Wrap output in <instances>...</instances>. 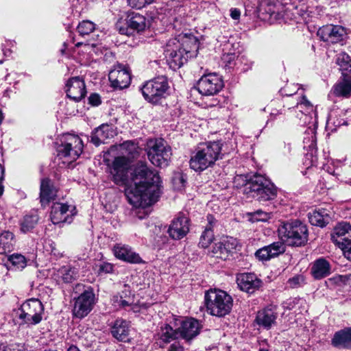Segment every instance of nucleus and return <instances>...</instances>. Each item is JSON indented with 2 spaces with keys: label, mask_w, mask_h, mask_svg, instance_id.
I'll return each instance as SVG.
<instances>
[{
  "label": "nucleus",
  "mask_w": 351,
  "mask_h": 351,
  "mask_svg": "<svg viewBox=\"0 0 351 351\" xmlns=\"http://www.w3.org/2000/svg\"><path fill=\"white\" fill-rule=\"evenodd\" d=\"M131 161L125 156L114 158L110 167L112 181L126 187L129 202L134 207L145 208L158 200L160 178L145 162L138 161L130 172Z\"/></svg>",
  "instance_id": "f257e3e1"
},
{
  "label": "nucleus",
  "mask_w": 351,
  "mask_h": 351,
  "mask_svg": "<svg viewBox=\"0 0 351 351\" xmlns=\"http://www.w3.org/2000/svg\"><path fill=\"white\" fill-rule=\"evenodd\" d=\"M281 241L264 246L258 250L256 257L261 261H267L283 254L286 250L284 243L291 246H302L308 241V229L306 225L295 220L282 223L278 229Z\"/></svg>",
  "instance_id": "f03ea898"
},
{
  "label": "nucleus",
  "mask_w": 351,
  "mask_h": 351,
  "mask_svg": "<svg viewBox=\"0 0 351 351\" xmlns=\"http://www.w3.org/2000/svg\"><path fill=\"white\" fill-rule=\"evenodd\" d=\"M199 47L196 37L182 36L180 39H170L165 49V56L170 68L173 70L180 69L185 64L189 58L195 56Z\"/></svg>",
  "instance_id": "7ed1b4c3"
},
{
  "label": "nucleus",
  "mask_w": 351,
  "mask_h": 351,
  "mask_svg": "<svg viewBox=\"0 0 351 351\" xmlns=\"http://www.w3.org/2000/svg\"><path fill=\"white\" fill-rule=\"evenodd\" d=\"M221 145L219 142H208L197 146L190 159V167L195 171H202L211 167L220 158Z\"/></svg>",
  "instance_id": "20e7f679"
},
{
  "label": "nucleus",
  "mask_w": 351,
  "mask_h": 351,
  "mask_svg": "<svg viewBox=\"0 0 351 351\" xmlns=\"http://www.w3.org/2000/svg\"><path fill=\"white\" fill-rule=\"evenodd\" d=\"M243 191L248 197L256 198L259 202L272 200L277 196V188L261 174L252 176L244 184Z\"/></svg>",
  "instance_id": "39448f33"
},
{
  "label": "nucleus",
  "mask_w": 351,
  "mask_h": 351,
  "mask_svg": "<svg viewBox=\"0 0 351 351\" xmlns=\"http://www.w3.org/2000/svg\"><path fill=\"white\" fill-rule=\"evenodd\" d=\"M204 303L206 311L213 316L223 317L232 307L233 300L227 292L221 289H209L205 293Z\"/></svg>",
  "instance_id": "423d86ee"
},
{
  "label": "nucleus",
  "mask_w": 351,
  "mask_h": 351,
  "mask_svg": "<svg viewBox=\"0 0 351 351\" xmlns=\"http://www.w3.org/2000/svg\"><path fill=\"white\" fill-rule=\"evenodd\" d=\"M56 150L58 160L66 165L75 161L83 150V142L77 136L71 134H65L60 139Z\"/></svg>",
  "instance_id": "0eeeda50"
},
{
  "label": "nucleus",
  "mask_w": 351,
  "mask_h": 351,
  "mask_svg": "<svg viewBox=\"0 0 351 351\" xmlns=\"http://www.w3.org/2000/svg\"><path fill=\"white\" fill-rule=\"evenodd\" d=\"M145 151L149 160L154 166L165 167L169 165L172 155L171 148L161 138L149 139Z\"/></svg>",
  "instance_id": "6e6552de"
},
{
  "label": "nucleus",
  "mask_w": 351,
  "mask_h": 351,
  "mask_svg": "<svg viewBox=\"0 0 351 351\" xmlns=\"http://www.w3.org/2000/svg\"><path fill=\"white\" fill-rule=\"evenodd\" d=\"M44 311V306L38 299L27 300L19 309L20 324L28 327L38 324L43 319Z\"/></svg>",
  "instance_id": "1a4fd4ad"
},
{
  "label": "nucleus",
  "mask_w": 351,
  "mask_h": 351,
  "mask_svg": "<svg viewBox=\"0 0 351 351\" xmlns=\"http://www.w3.org/2000/svg\"><path fill=\"white\" fill-rule=\"evenodd\" d=\"M168 82L164 76L147 81L141 88L144 98L151 103H157L168 89Z\"/></svg>",
  "instance_id": "9d476101"
},
{
  "label": "nucleus",
  "mask_w": 351,
  "mask_h": 351,
  "mask_svg": "<svg viewBox=\"0 0 351 351\" xmlns=\"http://www.w3.org/2000/svg\"><path fill=\"white\" fill-rule=\"evenodd\" d=\"M73 314L77 318H84L93 310L96 298L93 288L88 287L77 298L73 299Z\"/></svg>",
  "instance_id": "9b49d317"
},
{
  "label": "nucleus",
  "mask_w": 351,
  "mask_h": 351,
  "mask_svg": "<svg viewBox=\"0 0 351 351\" xmlns=\"http://www.w3.org/2000/svg\"><path fill=\"white\" fill-rule=\"evenodd\" d=\"M304 149L306 151L304 154V165L308 169L316 166L317 164V138L315 124L313 127H308L304 132L303 139Z\"/></svg>",
  "instance_id": "f8f14e48"
},
{
  "label": "nucleus",
  "mask_w": 351,
  "mask_h": 351,
  "mask_svg": "<svg viewBox=\"0 0 351 351\" xmlns=\"http://www.w3.org/2000/svg\"><path fill=\"white\" fill-rule=\"evenodd\" d=\"M223 87L221 77L215 73L204 75L198 81L197 90L204 95H214Z\"/></svg>",
  "instance_id": "ddd939ff"
},
{
  "label": "nucleus",
  "mask_w": 351,
  "mask_h": 351,
  "mask_svg": "<svg viewBox=\"0 0 351 351\" xmlns=\"http://www.w3.org/2000/svg\"><path fill=\"white\" fill-rule=\"evenodd\" d=\"M320 39L328 43H343L346 37V30L341 25H327L320 27L317 33Z\"/></svg>",
  "instance_id": "4468645a"
},
{
  "label": "nucleus",
  "mask_w": 351,
  "mask_h": 351,
  "mask_svg": "<svg viewBox=\"0 0 351 351\" xmlns=\"http://www.w3.org/2000/svg\"><path fill=\"white\" fill-rule=\"evenodd\" d=\"M189 231V220L184 214L180 213L169 226L167 232L173 240H180Z\"/></svg>",
  "instance_id": "2eb2a0df"
},
{
  "label": "nucleus",
  "mask_w": 351,
  "mask_h": 351,
  "mask_svg": "<svg viewBox=\"0 0 351 351\" xmlns=\"http://www.w3.org/2000/svg\"><path fill=\"white\" fill-rule=\"evenodd\" d=\"M108 78L112 86L118 89L127 88L131 82V75L129 69L121 64L110 71Z\"/></svg>",
  "instance_id": "dca6fc26"
},
{
  "label": "nucleus",
  "mask_w": 351,
  "mask_h": 351,
  "mask_svg": "<svg viewBox=\"0 0 351 351\" xmlns=\"http://www.w3.org/2000/svg\"><path fill=\"white\" fill-rule=\"evenodd\" d=\"M66 95L75 101L83 99L86 94V86L84 80L80 77L71 78L66 84Z\"/></svg>",
  "instance_id": "f3484780"
},
{
  "label": "nucleus",
  "mask_w": 351,
  "mask_h": 351,
  "mask_svg": "<svg viewBox=\"0 0 351 351\" xmlns=\"http://www.w3.org/2000/svg\"><path fill=\"white\" fill-rule=\"evenodd\" d=\"M201 328L202 326L198 320L194 318L185 319L177 328L178 337L186 340L192 339L199 333Z\"/></svg>",
  "instance_id": "a211bd4d"
},
{
  "label": "nucleus",
  "mask_w": 351,
  "mask_h": 351,
  "mask_svg": "<svg viewBox=\"0 0 351 351\" xmlns=\"http://www.w3.org/2000/svg\"><path fill=\"white\" fill-rule=\"evenodd\" d=\"M237 282L241 290L252 293L262 286V281L251 273L240 274L237 277Z\"/></svg>",
  "instance_id": "6ab92c4d"
},
{
  "label": "nucleus",
  "mask_w": 351,
  "mask_h": 351,
  "mask_svg": "<svg viewBox=\"0 0 351 351\" xmlns=\"http://www.w3.org/2000/svg\"><path fill=\"white\" fill-rule=\"evenodd\" d=\"M296 108L300 112L297 116L301 121V123L303 125L310 123L313 119V115H314L315 118L316 117V112L314 109L313 105L304 95H302L300 100L298 101Z\"/></svg>",
  "instance_id": "aec40b11"
},
{
  "label": "nucleus",
  "mask_w": 351,
  "mask_h": 351,
  "mask_svg": "<svg viewBox=\"0 0 351 351\" xmlns=\"http://www.w3.org/2000/svg\"><path fill=\"white\" fill-rule=\"evenodd\" d=\"M110 332L113 337L120 341H127L130 332L129 322L122 318H117L110 324Z\"/></svg>",
  "instance_id": "412c9836"
},
{
  "label": "nucleus",
  "mask_w": 351,
  "mask_h": 351,
  "mask_svg": "<svg viewBox=\"0 0 351 351\" xmlns=\"http://www.w3.org/2000/svg\"><path fill=\"white\" fill-rule=\"evenodd\" d=\"M113 253L117 258L130 263H139L141 262L140 256L127 245L116 244L113 247Z\"/></svg>",
  "instance_id": "4be33fe9"
},
{
  "label": "nucleus",
  "mask_w": 351,
  "mask_h": 351,
  "mask_svg": "<svg viewBox=\"0 0 351 351\" xmlns=\"http://www.w3.org/2000/svg\"><path fill=\"white\" fill-rule=\"evenodd\" d=\"M237 241L236 239H230L215 243L212 247L211 254L217 258L226 260L230 252L236 248Z\"/></svg>",
  "instance_id": "5701e85b"
},
{
  "label": "nucleus",
  "mask_w": 351,
  "mask_h": 351,
  "mask_svg": "<svg viewBox=\"0 0 351 351\" xmlns=\"http://www.w3.org/2000/svg\"><path fill=\"white\" fill-rule=\"evenodd\" d=\"M331 345L338 349L351 350V327H346L335 332Z\"/></svg>",
  "instance_id": "b1692460"
},
{
  "label": "nucleus",
  "mask_w": 351,
  "mask_h": 351,
  "mask_svg": "<svg viewBox=\"0 0 351 351\" xmlns=\"http://www.w3.org/2000/svg\"><path fill=\"white\" fill-rule=\"evenodd\" d=\"M115 132L112 127L108 124H102L97 128L91 134V143L95 146L105 143L106 140L112 138Z\"/></svg>",
  "instance_id": "393cba45"
},
{
  "label": "nucleus",
  "mask_w": 351,
  "mask_h": 351,
  "mask_svg": "<svg viewBox=\"0 0 351 351\" xmlns=\"http://www.w3.org/2000/svg\"><path fill=\"white\" fill-rule=\"evenodd\" d=\"M178 337L177 329L174 330L169 324H164L163 326H161L158 331L155 335L156 343L160 348L164 347L165 344Z\"/></svg>",
  "instance_id": "a878e982"
},
{
  "label": "nucleus",
  "mask_w": 351,
  "mask_h": 351,
  "mask_svg": "<svg viewBox=\"0 0 351 351\" xmlns=\"http://www.w3.org/2000/svg\"><path fill=\"white\" fill-rule=\"evenodd\" d=\"M351 239V225L347 222L339 223L331 234V240L336 245L342 244Z\"/></svg>",
  "instance_id": "bb28decb"
},
{
  "label": "nucleus",
  "mask_w": 351,
  "mask_h": 351,
  "mask_svg": "<svg viewBox=\"0 0 351 351\" xmlns=\"http://www.w3.org/2000/svg\"><path fill=\"white\" fill-rule=\"evenodd\" d=\"M69 206L66 204L55 202L51 206L50 217L53 223L58 224L67 221Z\"/></svg>",
  "instance_id": "cd10ccee"
},
{
  "label": "nucleus",
  "mask_w": 351,
  "mask_h": 351,
  "mask_svg": "<svg viewBox=\"0 0 351 351\" xmlns=\"http://www.w3.org/2000/svg\"><path fill=\"white\" fill-rule=\"evenodd\" d=\"M127 24L131 29L141 32L149 27V21L145 16L137 12H132L128 16Z\"/></svg>",
  "instance_id": "c85d7f7f"
},
{
  "label": "nucleus",
  "mask_w": 351,
  "mask_h": 351,
  "mask_svg": "<svg viewBox=\"0 0 351 351\" xmlns=\"http://www.w3.org/2000/svg\"><path fill=\"white\" fill-rule=\"evenodd\" d=\"M208 225L204 231L202 232L199 245L206 248L212 243L214 239L213 228L216 226L217 221L212 215H207Z\"/></svg>",
  "instance_id": "c756f323"
},
{
  "label": "nucleus",
  "mask_w": 351,
  "mask_h": 351,
  "mask_svg": "<svg viewBox=\"0 0 351 351\" xmlns=\"http://www.w3.org/2000/svg\"><path fill=\"white\" fill-rule=\"evenodd\" d=\"M77 273L74 268L69 266H63L58 269L53 275V278L58 284H68L76 279Z\"/></svg>",
  "instance_id": "7c9ffc66"
},
{
  "label": "nucleus",
  "mask_w": 351,
  "mask_h": 351,
  "mask_svg": "<svg viewBox=\"0 0 351 351\" xmlns=\"http://www.w3.org/2000/svg\"><path fill=\"white\" fill-rule=\"evenodd\" d=\"M330 272L329 263L322 258L316 260L311 267V274L315 279L324 278L328 276Z\"/></svg>",
  "instance_id": "2f4dec72"
},
{
  "label": "nucleus",
  "mask_w": 351,
  "mask_h": 351,
  "mask_svg": "<svg viewBox=\"0 0 351 351\" xmlns=\"http://www.w3.org/2000/svg\"><path fill=\"white\" fill-rule=\"evenodd\" d=\"M56 191L50 186V180L47 178L43 179L40 184V199L42 206H46L55 199Z\"/></svg>",
  "instance_id": "473e14b6"
},
{
  "label": "nucleus",
  "mask_w": 351,
  "mask_h": 351,
  "mask_svg": "<svg viewBox=\"0 0 351 351\" xmlns=\"http://www.w3.org/2000/svg\"><path fill=\"white\" fill-rule=\"evenodd\" d=\"M277 313L271 308H266L258 311L256 320L258 325L269 328L275 322Z\"/></svg>",
  "instance_id": "72a5a7b5"
},
{
  "label": "nucleus",
  "mask_w": 351,
  "mask_h": 351,
  "mask_svg": "<svg viewBox=\"0 0 351 351\" xmlns=\"http://www.w3.org/2000/svg\"><path fill=\"white\" fill-rule=\"evenodd\" d=\"M134 302L133 296L129 287L125 286L124 290L120 294L115 295L112 298V305L117 308L130 306Z\"/></svg>",
  "instance_id": "f704fd0d"
},
{
  "label": "nucleus",
  "mask_w": 351,
  "mask_h": 351,
  "mask_svg": "<svg viewBox=\"0 0 351 351\" xmlns=\"http://www.w3.org/2000/svg\"><path fill=\"white\" fill-rule=\"evenodd\" d=\"M330 215L324 208H320L308 214L309 222L313 226H325L329 222Z\"/></svg>",
  "instance_id": "c9c22d12"
},
{
  "label": "nucleus",
  "mask_w": 351,
  "mask_h": 351,
  "mask_svg": "<svg viewBox=\"0 0 351 351\" xmlns=\"http://www.w3.org/2000/svg\"><path fill=\"white\" fill-rule=\"evenodd\" d=\"M16 241L14 235L10 231H3L0 234V254H4L14 250Z\"/></svg>",
  "instance_id": "e433bc0d"
},
{
  "label": "nucleus",
  "mask_w": 351,
  "mask_h": 351,
  "mask_svg": "<svg viewBox=\"0 0 351 351\" xmlns=\"http://www.w3.org/2000/svg\"><path fill=\"white\" fill-rule=\"evenodd\" d=\"M39 220L38 212L32 210L29 214L26 215L21 222V230L23 233H27L32 231Z\"/></svg>",
  "instance_id": "4c0bfd02"
},
{
  "label": "nucleus",
  "mask_w": 351,
  "mask_h": 351,
  "mask_svg": "<svg viewBox=\"0 0 351 351\" xmlns=\"http://www.w3.org/2000/svg\"><path fill=\"white\" fill-rule=\"evenodd\" d=\"M351 93V80L346 79L337 84L334 87V94L337 96L348 97Z\"/></svg>",
  "instance_id": "58836bf2"
},
{
  "label": "nucleus",
  "mask_w": 351,
  "mask_h": 351,
  "mask_svg": "<svg viewBox=\"0 0 351 351\" xmlns=\"http://www.w3.org/2000/svg\"><path fill=\"white\" fill-rule=\"evenodd\" d=\"M8 260L14 269L22 270L27 266V258L21 254L14 253L8 256Z\"/></svg>",
  "instance_id": "ea45409f"
},
{
  "label": "nucleus",
  "mask_w": 351,
  "mask_h": 351,
  "mask_svg": "<svg viewBox=\"0 0 351 351\" xmlns=\"http://www.w3.org/2000/svg\"><path fill=\"white\" fill-rule=\"evenodd\" d=\"M221 59L223 63L226 64V66L231 68L234 65L237 64L236 61L243 62L245 60V56H240L239 53L235 52H228L223 53Z\"/></svg>",
  "instance_id": "a19ab883"
},
{
  "label": "nucleus",
  "mask_w": 351,
  "mask_h": 351,
  "mask_svg": "<svg viewBox=\"0 0 351 351\" xmlns=\"http://www.w3.org/2000/svg\"><path fill=\"white\" fill-rule=\"evenodd\" d=\"M336 63L339 66L340 69L345 71L351 70V59L346 53L338 54Z\"/></svg>",
  "instance_id": "79ce46f5"
},
{
  "label": "nucleus",
  "mask_w": 351,
  "mask_h": 351,
  "mask_svg": "<svg viewBox=\"0 0 351 351\" xmlns=\"http://www.w3.org/2000/svg\"><path fill=\"white\" fill-rule=\"evenodd\" d=\"M95 29V24L90 21L86 20L79 23L77 32L81 36L88 35Z\"/></svg>",
  "instance_id": "37998d69"
},
{
  "label": "nucleus",
  "mask_w": 351,
  "mask_h": 351,
  "mask_svg": "<svg viewBox=\"0 0 351 351\" xmlns=\"http://www.w3.org/2000/svg\"><path fill=\"white\" fill-rule=\"evenodd\" d=\"M349 280V276L347 275H337L328 279L326 281L328 287H342L345 285Z\"/></svg>",
  "instance_id": "c03bdc74"
},
{
  "label": "nucleus",
  "mask_w": 351,
  "mask_h": 351,
  "mask_svg": "<svg viewBox=\"0 0 351 351\" xmlns=\"http://www.w3.org/2000/svg\"><path fill=\"white\" fill-rule=\"evenodd\" d=\"M250 215V220L252 222L257 221H267L271 217V213L264 212L261 210H258L254 213H251Z\"/></svg>",
  "instance_id": "a18cd8bd"
},
{
  "label": "nucleus",
  "mask_w": 351,
  "mask_h": 351,
  "mask_svg": "<svg viewBox=\"0 0 351 351\" xmlns=\"http://www.w3.org/2000/svg\"><path fill=\"white\" fill-rule=\"evenodd\" d=\"M304 284V278L302 275L298 274L290 278L287 282V286L295 289L302 286Z\"/></svg>",
  "instance_id": "49530a36"
},
{
  "label": "nucleus",
  "mask_w": 351,
  "mask_h": 351,
  "mask_svg": "<svg viewBox=\"0 0 351 351\" xmlns=\"http://www.w3.org/2000/svg\"><path fill=\"white\" fill-rule=\"evenodd\" d=\"M121 147L128 151V155L132 158H134L138 154V146L132 141H125L121 145Z\"/></svg>",
  "instance_id": "de8ad7c7"
},
{
  "label": "nucleus",
  "mask_w": 351,
  "mask_h": 351,
  "mask_svg": "<svg viewBox=\"0 0 351 351\" xmlns=\"http://www.w3.org/2000/svg\"><path fill=\"white\" fill-rule=\"evenodd\" d=\"M154 0H127L128 5L132 8L142 9L152 4Z\"/></svg>",
  "instance_id": "09e8293b"
},
{
  "label": "nucleus",
  "mask_w": 351,
  "mask_h": 351,
  "mask_svg": "<svg viewBox=\"0 0 351 351\" xmlns=\"http://www.w3.org/2000/svg\"><path fill=\"white\" fill-rule=\"evenodd\" d=\"M267 12L269 14L271 19L278 20L283 17V14L280 11V8H277L276 5H269L267 8Z\"/></svg>",
  "instance_id": "8fccbe9b"
},
{
  "label": "nucleus",
  "mask_w": 351,
  "mask_h": 351,
  "mask_svg": "<svg viewBox=\"0 0 351 351\" xmlns=\"http://www.w3.org/2000/svg\"><path fill=\"white\" fill-rule=\"evenodd\" d=\"M337 246L342 250L344 256L351 261V238Z\"/></svg>",
  "instance_id": "3c124183"
},
{
  "label": "nucleus",
  "mask_w": 351,
  "mask_h": 351,
  "mask_svg": "<svg viewBox=\"0 0 351 351\" xmlns=\"http://www.w3.org/2000/svg\"><path fill=\"white\" fill-rule=\"evenodd\" d=\"M298 90L299 86L298 84H290L282 88L280 92L282 95L291 96L296 94Z\"/></svg>",
  "instance_id": "603ef678"
},
{
  "label": "nucleus",
  "mask_w": 351,
  "mask_h": 351,
  "mask_svg": "<svg viewBox=\"0 0 351 351\" xmlns=\"http://www.w3.org/2000/svg\"><path fill=\"white\" fill-rule=\"evenodd\" d=\"M20 347H22L18 343L8 344L7 342L0 341V351H19Z\"/></svg>",
  "instance_id": "864d4df0"
},
{
  "label": "nucleus",
  "mask_w": 351,
  "mask_h": 351,
  "mask_svg": "<svg viewBox=\"0 0 351 351\" xmlns=\"http://www.w3.org/2000/svg\"><path fill=\"white\" fill-rule=\"evenodd\" d=\"M113 268L112 264L104 262L99 265V271L100 273L110 274L113 271Z\"/></svg>",
  "instance_id": "5fc2aeb1"
},
{
  "label": "nucleus",
  "mask_w": 351,
  "mask_h": 351,
  "mask_svg": "<svg viewBox=\"0 0 351 351\" xmlns=\"http://www.w3.org/2000/svg\"><path fill=\"white\" fill-rule=\"evenodd\" d=\"M88 101L90 105L97 106L101 104L100 96L97 93H93L89 96Z\"/></svg>",
  "instance_id": "6e6d98bb"
},
{
  "label": "nucleus",
  "mask_w": 351,
  "mask_h": 351,
  "mask_svg": "<svg viewBox=\"0 0 351 351\" xmlns=\"http://www.w3.org/2000/svg\"><path fill=\"white\" fill-rule=\"evenodd\" d=\"M168 241V238L166 236L164 237H158L157 236L155 238V245L157 247L161 248L163 245H165Z\"/></svg>",
  "instance_id": "4d7b16f0"
},
{
  "label": "nucleus",
  "mask_w": 351,
  "mask_h": 351,
  "mask_svg": "<svg viewBox=\"0 0 351 351\" xmlns=\"http://www.w3.org/2000/svg\"><path fill=\"white\" fill-rule=\"evenodd\" d=\"M297 302L296 299H289L283 303V307L286 309L291 310L295 307Z\"/></svg>",
  "instance_id": "13d9d810"
},
{
  "label": "nucleus",
  "mask_w": 351,
  "mask_h": 351,
  "mask_svg": "<svg viewBox=\"0 0 351 351\" xmlns=\"http://www.w3.org/2000/svg\"><path fill=\"white\" fill-rule=\"evenodd\" d=\"M14 41H7L5 45H3V52L5 56H10L12 53V51L10 49H7L6 47H14Z\"/></svg>",
  "instance_id": "bf43d9fd"
},
{
  "label": "nucleus",
  "mask_w": 351,
  "mask_h": 351,
  "mask_svg": "<svg viewBox=\"0 0 351 351\" xmlns=\"http://www.w3.org/2000/svg\"><path fill=\"white\" fill-rule=\"evenodd\" d=\"M169 351H184V350L179 343L175 342L170 346Z\"/></svg>",
  "instance_id": "052dcab7"
},
{
  "label": "nucleus",
  "mask_w": 351,
  "mask_h": 351,
  "mask_svg": "<svg viewBox=\"0 0 351 351\" xmlns=\"http://www.w3.org/2000/svg\"><path fill=\"white\" fill-rule=\"evenodd\" d=\"M241 11L237 8H232L230 10V16L234 19L237 20L240 18Z\"/></svg>",
  "instance_id": "680f3d73"
},
{
  "label": "nucleus",
  "mask_w": 351,
  "mask_h": 351,
  "mask_svg": "<svg viewBox=\"0 0 351 351\" xmlns=\"http://www.w3.org/2000/svg\"><path fill=\"white\" fill-rule=\"evenodd\" d=\"M177 181L182 184L181 186H178V187H177V189H181V188H182L184 186V180L183 177L181 176H178L177 177H175L173 178V182H176Z\"/></svg>",
  "instance_id": "e2e57ef3"
},
{
  "label": "nucleus",
  "mask_w": 351,
  "mask_h": 351,
  "mask_svg": "<svg viewBox=\"0 0 351 351\" xmlns=\"http://www.w3.org/2000/svg\"><path fill=\"white\" fill-rule=\"evenodd\" d=\"M348 123L347 122V121H345L344 119H341L340 121H338L337 125V126H339V125H347Z\"/></svg>",
  "instance_id": "0e129e2a"
},
{
  "label": "nucleus",
  "mask_w": 351,
  "mask_h": 351,
  "mask_svg": "<svg viewBox=\"0 0 351 351\" xmlns=\"http://www.w3.org/2000/svg\"><path fill=\"white\" fill-rule=\"evenodd\" d=\"M4 176V169L3 167L0 165V180H3Z\"/></svg>",
  "instance_id": "69168bd1"
},
{
  "label": "nucleus",
  "mask_w": 351,
  "mask_h": 351,
  "mask_svg": "<svg viewBox=\"0 0 351 351\" xmlns=\"http://www.w3.org/2000/svg\"><path fill=\"white\" fill-rule=\"evenodd\" d=\"M67 351H80L76 346H72L69 347Z\"/></svg>",
  "instance_id": "338daca9"
},
{
  "label": "nucleus",
  "mask_w": 351,
  "mask_h": 351,
  "mask_svg": "<svg viewBox=\"0 0 351 351\" xmlns=\"http://www.w3.org/2000/svg\"><path fill=\"white\" fill-rule=\"evenodd\" d=\"M341 181H343V182L348 183L351 185V178H344V179L341 178Z\"/></svg>",
  "instance_id": "774afa93"
}]
</instances>
